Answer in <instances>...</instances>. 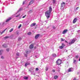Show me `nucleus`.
Listing matches in <instances>:
<instances>
[{
	"instance_id": "nucleus-1",
	"label": "nucleus",
	"mask_w": 80,
	"mask_h": 80,
	"mask_svg": "<svg viewBox=\"0 0 80 80\" xmlns=\"http://www.w3.org/2000/svg\"><path fill=\"white\" fill-rule=\"evenodd\" d=\"M52 11V8L51 7H50L49 8V10L47 11V12H45V15L47 18V19H48V18H50V13H51Z\"/></svg>"
},
{
	"instance_id": "nucleus-2",
	"label": "nucleus",
	"mask_w": 80,
	"mask_h": 80,
	"mask_svg": "<svg viewBox=\"0 0 80 80\" xmlns=\"http://www.w3.org/2000/svg\"><path fill=\"white\" fill-rule=\"evenodd\" d=\"M65 2H63L61 3V10H63V8H64L65 7Z\"/></svg>"
},
{
	"instance_id": "nucleus-3",
	"label": "nucleus",
	"mask_w": 80,
	"mask_h": 80,
	"mask_svg": "<svg viewBox=\"0 0 80 80\" xmlns=\"http://www.w3.org/2000/svg\"><path fill=\"white\" fill-rule=\"evenodd\" d=\"M57 65H59L62 63V60H60V59H58L57 61Z\"/></svg>"
},
{
	"instance_id": "nucleus-4",
	"label": "nucleus",
	"mask_w": 80,
	"mask_h": 80,
	"mask_svg": "<svg viewBox=\"0 0 80 80\" xmlns=\"http://www.w3.org/2000/svg\"><path fill=\"white\" fill-rule=\"evenodd\" d=\"M65 46V44L63 43H62V46H61L59 47V48L60 49H63V47Z\"/></svg>"
},
{
	"instance_id": "nucleus-5",
	"label": "nucleus",
	"mask_w": 80,
	"mask_h": 80,
	"mask_svg": "<svg viewBox=\"0 0 80 80\" xmlns=\"http://www.w3.org/2000/svg\"><path fill=\"white\" fill-rule=\"evenodd\" d=\"M75 42V39L72 40L71 42H70L69 43V45H72V44H73V43H74Z\"/></svg>"
},
{
	"instance_id": "nucleus-6",
	"label": "nucleus",
	"mask_w": 80,
	"mask_h": 80,
	"mask_svg": "<svg viewBox=\"0 0 80 80\" xmlns=\"http://www.w3.org/2000/svg\"><path fill=\"white\" fill-rule=\"evenodd\" d=\"M34 46H33V44H31L29 46V48L30 49H32V48H33Z\"/></svg>"
},
{
	"instance_id": "nucleus-7",
	"label": "nucleus",
	"mask_w": 80,
	"mask_h": 80,
	"mask_svg": "<svg viewBox=\"0 0 80 80\" xmlns=\"http://www.w3.org/2000/svg\"><path fill=\"white\" fill-rule=\"evenodd\" d=\"M78 20V19L77 18H75L73 21V23H75L76 22H77V21Z\"/></svg>"
},
{
	"instance_id": "nucleus-8",
	"label": "nucleus",
	"mask_w": 80,
	"mask_h": 80,
	"mask_svg": "<svg viewBox=\"0 0 80 80\" xmlns=\"http://www.w3.org/2000/svg\"><path fill=\"white\" fill-rule=\"evenodd\" d=\"M35 25H36V23H32L30 27H34Z\"/></svg>"
},
{
	"instance_id": "nucleus-9",
	"label": "nucleus",
	"mask_w": 80,
	"mask_h": 80,
	"mask_svg": "<svg viewBox=\"0 0 80 80\" xmlns=\"http://www.w3.org/2000/svg\"><path fill=\"white\" fill-rule=\"evenodd\" d=\"M39 36H40V34H37L35 36V39H37L39 37Z\"/></svg>"
},
{
	"instance_id": "nucleus-10",
	"label": "nucleus",
	"mask_w": 80,
	"mask_h": 80,
	"mask_svg": "<svg viewBox=\"0 0 80 80\" xmlns=\"http://www.w3.org/2000/svg\"><path fill=\"white\" fill-rule=\"evenodd\" d=\"M12 19V18L11 17H9L8 19L6 21V22H8L10 20Z\"/></svg>"
},
{
	"instance_id": "nucleus-11",
	"label": "nucleus",
	"mask_w": 80,
	"mask_h": 80,
	"mask_svg": "<svg viewBox=\"0 0 80 80\" xmlns=\"http://www.w3.org/2000/svg\"><path fill=\"white\" fill-rule=\"evenodd\" d=\"M33 0H32L31 1L29 2V5H32V4L33 3Z\"/></svg>"
},
{
	"instance_id": "nucleus-12",
	"label": "nucleus",
	"mask_w": 80,
	"mask_h": 80,
	"mask_svg": "<svg viewBox=\"0 0 80 80\" xmlns=\"http://www.w3.org/2000/svg\"><path fill=\"white\" fill-rule=\"evenodd\" d=\"M2 47H3L4 48H7V45H6V44H4L2 45Z\"/></svg>"
},
{
	"instance_id": "nucleus-13",
	"label": "nucleus",
	"mask_w": 80,
	"mask_h": 80,
	"mask_svg": "<svg viewBox=\"0 0 80 80\" xmlns=\"http://www.w3.org/2000/svg\"><path fill=\"white\" fill-rule=\"evenodd\" d=\"M67 32H68V30H64L62 32V33L63 34H65V33H67Z\"/></svg>"
},
{
	"instance_id": "nucleus-14",
	"label": "nucleus",
	"mask_w": 80,
	"mask_h": 80,
	"mask_svg": "<svg viewBox=\"0 0 80 80\" xmlns=\"http://www.w3.org/2000/svg\"><path fill=\"white\" fill-rule=\"evenodd\" d=\"M30 65V63H26V64H25V67H27V66L28 65Z\"/></svg>"
},
{
	"instance_id": "nucleus-15",
	"label": "nucleus",
	"mask_w": 80,
	"mask_h": 80,
	"mask_svg": "<svg viewBox=\"0 0 80 80\" xmlns=\"http://www.w3.org/2000/svg\"><path fill=\"white\" fill-rule=\"evenodd\" d=\"M72 68H71L69 69L68 70V72H72Z\"/></svg>"
},
{
	"instance_id": "nucleus-16",
	"label": "nucleus",
	"mask_w": 80,
	"mask_h": 80,
	"mask_svg": "<svg viewBox=\"0 0 80 80\" xmlns=\"http://www.w3.org/2000/svg\"><path fill=\"white\" fill-rule=\"evenodd\" d=\"M23 78L25 80H28V77H24Z\"/></svg>"
},
{
	"instance_id": "nucleus-17",
	"label": "nucleus",
	"mask_w": 80,
	"mask_h": 80,
	"mask_svg": "<svg viewBox=\"0 0 80 80\" xmlns=\"http://www.w3.org/2000/svg\"><path fill=\"white\" fill-rule=\"evenodd\" d=\"M22 8H20L19 9V10L18 11V13L19 12H20V11H22Z\"/></svg>"
},
{
	"instance_id": "nucleus-18",
	"label": "nucleus",
	"mask_w": 80,
	"mask_h": 80,
	"mask_svg": "<svg viewBox=\"0 0 80 80\" xmlns=\"http://www.w3.org/2000/svg\"><path fill=\"white\" fill-rule=\"evenodd\" d=\"M57 56V55H56V54L53 53L52 54V56L53 57H56Z\"/></svg>"
},
{
	"instance_id": "nucleus-19",
	"label": "nucleus",
	"mask_w": 80,
	"mask_h": 80,
	"mask_svg": "<svg viewBox=\"0 0 80 80\" xmlns=\"http://www.w3.org/2000/svg\"><path fill=\"white\" fill-rule=\"evenodd\" d=\"M58 76H55L54 77V79H57V78H58Z\"/></svg>"
},
{
	"instance_id": "nucleus-20",
	"label": "nucleus",
	"mask_w": 80,
	"mask_h": 80,
	"mask_svg": "<svg viewBox=\"0 0 80 80\" xmlns=\"http://www.w3.org/2000/svg\"><path fill=\"white\" fill-rule=\"evenodd\" d=\"M56 3V0H53V3L55 4Z\"/></svg>"
},
{
	"instance_id": "nucleus-21",
	"label": "nucleus",
	"mask_w": 80,
	"mask_h": 80,
	"mask_svg": "<svg viewBox=\"0 0 80 80\" xmlns=\"http://www.w3.org/2000/svg\"><path fill=\"white\" fill-rule=\"evenodd\" d=\"M10 38V37L9 36H6L4 38L6 39L7 38Z\"/></svg>"
},
{
	"instance_id": "nucleus-22",
	"label": "nucleus",
	"mask_w": 80,
	"mask_h": 80,
	"mask_svg": "<svg viewBox=\"0 0 80 80\" xmlns=\"http://www.w3.org/2000/svg\"><path fill=\"white\" fill-rule=\"evenodd\" d=\"M22 40V38H18V41H20V40Z\"/></svg>"
},
{
	"instance_id": "nucleus-23",
	"label": "nucleus",
	"mask_w": 80,
	"mask_h": 80,
	"mask_svg": "<svg viewBox=\"0 0 80 80\" xmlns=\"http://www.w3.org/2000/svg\"><path fill=\"white\" fill-rule=\"evenodd\" d=\"M22 27V24H20L18 27V28H20V27Z\"/></svg>"
},
{
	"instance_id": "nucleus-24",
	"label": "nucleus",
	"mask_w": 80,
	"mask_h": 80,
	"mask_svg": "<svg viewBox=\"0 0 80 80\" xmlns=\"http://www.w3.org/2000/svg\"><path fill=\"white\" fill-rule=\"evenodd\" d=\"M28 35H31V32H29L28 33Z\"/></svg>"
},
{
	"instance_id": "nucleus-25",
	"label": "nucleus",
	"mask_w": 80,
	"mask_h": 80,
	"mask_svg": "<svg viewBox=\"0 0 80 80\" xmlns=\"http://www.w3.org/2000/svg\"><path fill=\"white\" fill-rule=\"evenodd\" d=\"M6 50L7 52H9V51H10V49H9V48H8Z\"/></svg>"
},
{
	"instance_id": "nucleus-26",
	"label": "nucleus",
	"mask_w": 80,
	"mask_h": 80,
	"mask_svg": "<svg viewBox=\"0 0 80 80\" xmlns=\"http://www.w3.org/2000/svg\"><path fill=\"white\" fill-rule=\"evenodd\" d=\"M33 12V10H30V11H29V13H31V12Z\"/></svg>"
},
{
	"instance_id": "nucleus-27",
	"label": "nucleus",
	"mask_w": 80,
	"mask_h": 80,
	"mask_svg": "<svg viewBox=\"0 0 80 80\" xmlns=\"http://www.w3.org/2000/svg\"><path fill=\"white\" fill-rule=\"evenodd\" d=\"M19 53L18 52L16 53L17 56H19Z\"/></svg>"
},
{
	"instance_id": "nucleus-28",
	"label": "nucleus",
	"mask_w": 80,
	"mask_h": 80,
	"mask_svg": "<svg viewBox=\"0 0 80 80\" xmlns=\"http://www.w3.org/2000/svg\"><path fill=\"white\" fill-rule=\"evenodd\" d=\"M2 50H0V55L2 54Z\"/></svg>"
},
{
	"instance_id": "nucleus-29",
	"label": "nucleus",
	"mask_w": 80,
	"mask_h": 80,
	"mask_svg": "<svg viewBox=\"0 0 80 80\" xmlns=\"http://www.w3.org/2000/svg\"><path fill=\"white\" fill-rule=\"evenodd\" d=\"M76 58H77V59L78 58V55L76 56Z\"/></svg>"
},
{
	"instance_id": "nucleus-30",
	"label": "nucleus",
	"mask_w": 80,
	"mask_h": 80,
	"mask_svg": "<svg viewBox=\"0 0 80 80\" xmlns=\"http://www.w3.org/2000/svg\"><path fill=\"white\" fill-rule=\"evenodd\" d=\"M38 70H39V69H38V68H36V71H38Z\"/></svg>"
},
{
	"instance_id": "nucleus-31",
	"label": "nucleus",
	"mask_w": 80,
	"mask_h": 80,
	"mask_svg": "<svg viewBox=\"0 0 80 80\" xmlns=\"http://www.w3.org/2000/svg\"><path fill=\"white\" fill-rule=\"evenodd\" d=\"M5 32V31H3L1 33V35H2V34H3V33H4Z\"/></svg>"
},
{
	"instance_id": "nucleus-32",
	"label": "nucleus",
	"mask_w": 80,
	"mask_h": 80,
	"mask_svg": "<svg viewBox=\"0 0 80 80\" xmlns=\"http://www.w3.org/2000/svg\"><path fill=\"white\" fill-rule=\"evenodd\" d=\"M48 70V68H46V71H47Z\"/></svg>"
},
{
	"instance_id": "nucleus-33",
	"label": "nucleus",
	"mask_w": 80,
	"mask_h": 80,
	"mask_svg": "<svg viewBox=\"0 0 80 80\" xmlns=\"http://www.w3.org/2000/svg\"><path fill=\"white\" fill-rule=\"evenodd\" d=\"M61 40L62 41H64V39H63V38H61Z\"/></svg>"
},
{
	"instance_id": "nucleus-34",
	"label": "nucleus",
	"mask_w": 80,
	"mask_h": 80,
	"mask_svg": "<svg viewBox=\"0 0 80 80\" xmlns=\"http://www.w3.org/2000/svg\"><path fill=\"white\" fill-rule=\"evenodd\" d=\"M52 72H53V73L55 72V70L54 69L52 70Z\"/></svg>"
},
{
	"instance_id": "nucleus-35",
	"label": "nucleus",
	"mask_w": 80,
	"mask_h": 80,
	"mask_svg": "<svg viewBox=\"0 0 80 80\" xmlns=\"http://www.w3.org/2000/svg\"><path fill=\"white\" fill-rule=\"evenodd\" d=\"M76 60H73V62H74V63H76Z\"/></svg>"
},
{
	"instance_id": "nucleus-36",
	"label": "nucleus",
	"mask_w": 80,
	"mask_h": 80,
	"mask_svg": "<svg viewBox=\"0 0 80 80\" xmlns=\"http://www.w3.org/2000/svg\"><path fill=\"white\" fill-rule=\"evenodd\" d=\"M20 14H19L18 15L16 16V17H19V16H20Z\"/></svg>"
},
{
	"instance_id": "nucleus-37",
	"label": "nucleus",
	"mask_w": 80,
	"mask_h": 80,
	"mask_svg": "<svg viewBox=\"0 0 80 80\" xmlns=\"http://www.w3.org/2000/svg\"><path fill=\"white\" fill-rule=\"evenodd\" d=\"M26 15H25L24 16H23V17H22V18H25V17H26Z\"/></svg>"
},
{
	"instance_id": "nucleus-38",
	"label": "nucleus",
	"mask_w": 80,
	"mask_h": 80,
	"mask_svg": "<svg viewBox=\"0 0 80 80\" xmlns=\"http://www.w3.org/2000/svg\"><path fill=\"white\" fill-rule=\"evenodd\" d=\"M1 58H2V59H3L4 58V57H3V56H1Z\"/></svg>"
},
{
	"instance_id": "nucleus-39",
	"label": "nucleus",
	"mask_w": 80,
	"mask_h": 80,
	"mask_svg": "<svg viewBox=\"0 0 80 80\" xmlns=\"http://www.w3.org/2000/svg\"><path fill=\"white\" fill-rule=\"evenodd\" d=\"M78 8H79V7H78L76 8V10H78Z\"/></svg>"
},
{
	"instance_id": "nucleus-40",
	"label": "nucleus",
	"mask_w": 80,
	"mask_h": 80,
	"mask_svg": "<svg viewBox=\"0 0 80 80\" xmlns=\"http://www.w3.org/2000/svg\"><path fill=\"white\" fill-rule=\"evenodd\" d=\"M29 51H27L26 52V53L28 54V53Z\"/></svg>"
},
{
	"instance_id": "nucleus-41",
	"label": "nucleus",
	"mask_w": 80,
	"mask_h": 80,
	"mask_svg": "<svg viewBox=\"0 0 80 80\" xmlns=\"http://www.w3.org/2000/svg\"><path fill=\"white\" fill-rule=\"evenodd\" d=\"M24 56H25V57H27V55L26 54H24Z\"/></svg>"
},
{
	"instance_id": "nucleus-42",
	"label": "nucleus",
	"mask_w": 80,
	"mask_h": 80,
	"mask_svg": "<svg viewBox=\"0 0 80 80\" xmlns=\"http://www.w3.org/2000/svg\"><path fill=\"white\" fill-rule=\"evenodd\" d=\"M25 1H24L23 2V5L25 4Z\"/></svg>"
},
{
	"instance_id": "nucleus-43",
	"label": "nucleus",
	"mask_w": 80,
	"mask_h": 80,
	"mask_svg": "<svg viewBox=\"0 0 80 80\" xmlns=\"http://www.w3.org/2000/svg\"><path fill=\"white\" fill-rule=\"evenodd\" d=\"M65 42L68 43V42L67 41H65Z\"/></svg>"
},
{
	"instance_id": "nucleus-44",
	"label": "nucleus",
	"mask_w": 80,
	"mask_h": 80,
	"mask_svg": "<svg viewBox=\"0 0 80 80\" xmlns=\"http://www.w3.org/2000/svg\"><path fill=\"white\" fill-rule=\"evenodd\" d=\"M52 28H54V29H55V27H54V26L53 27H52Z\"/></svg>"
},
{
	"instance_id": "nucleus-45",
	"label": "nucleus",
	"mask_w": 80,
	"mask_h": 80,
	"mask_svg": "<svg viewBox=\"0 0 80 80\" xmlns=\"http://www.w3.org/2000/svg\"><path fill=\"white\" fill-rule=\"evenodd\" d=\"M34 48L35 49L37 48V47L36 46L34 47Z\"/></svg>"
},
{
	"instance_id": "nucleus-46",
	"label": "nucleus",
	"mask_w": 80,
	"mask_h": 80,
	"mask_svg": "<svg viewBox=\"0 0 80 80\" xmlns=\"http://www.w3.org/2000/svg\"><path fill=\"white\" fill-rule=\"evenodd\" d=\"M11 30H13V29L11 28Z\"/></svg>"
},
{
	"instance_id": "nucleus-47",
	"label": "nucleus",
	"mask_w": 80,
	"mask_h": 80,
	"mask_svg": "<svg viewBox=\"0 0 80 80\" xmlns=\"http://www.w3.org/2000/svg\"><path fill=\"white\" fill-rule=\"evenodd\" d=\"M12 32V30H11L9 31V32Z\"/></svg>"
},
{
	"instance_id": "nucleus-48",
	"label": "nucleus",
	"mask_w": 80,
	"mask_h": 80,
	"mask_svg": "<svg viewBox=\"0 0 80 80\" xmlns=\"http://www.w3.org/2000/svg\"><path fill=\"white\" fill-rule=\"evenodd\" d=\"M79 61H80V57L79 58Z\"/></svg>"
},
{
	"instance_id": "nucleus-49",
	"label": "nucleus",
	"mask_w": 80,
	"mask_h": 80,
	"mask_svg": "<svg viewBox=\"0 0 80 80\" xmlns=\"http://www.w3.org/2000/svg\"><path fill=\"white\" fill-rule=\"evenodd\" d=\"M7 28L5 30H7Z\"/></svg>"
},
{
	"instance_id": "nucleus-50",
	"label": "nucleus",
	"mask_w": 80,
	"mask_h": 80,
	"mask_svg": "<svg viewBox=\"0 0 80 80\" xmlns=\"http://www.w3.org/2000/svg\"><path fill=\"white\" fill-rule=\"evenodd\" d=\"M68 30L67 29L65 30Z\"/></svg>"
}]
</instances>
